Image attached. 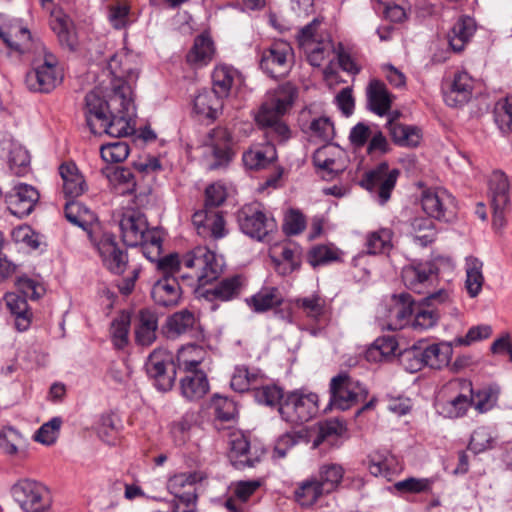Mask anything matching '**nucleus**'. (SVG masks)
Returning a JSON list of instances; mask_svg holds the SVG:
<instances>
[{
    "label": "nucleus",
    "instance_id": "nucleus-1",
    "mask_svg": "<svg viewBox=\"0 0 512 512\" xmlns=\"http://www.w3.org/2000/svg\"><path fill=\"white\" fill-rule=\"evenodd\" d=\"M85 117L93 134L124 137L135 129L136 106L130 85H115L109 101L97 91L85 97Z\"/></svg>",
    "mask_w": 512,
    "mask_h": 512
},
{
    "label": "nucleus",
    "instance_id": "nucleus-2",
    "mask_svg": "<svg viewBox=\"0 0 512 512\" xmlns=\"http://www.w3.org/2000/svg\"><path fill=\"white\" fill-rule=\"evenodd\" d=\"M150 261L156 262V268L168 277H174L181 272L182 268H186L189 272L183 273L181 277L196 280L199 285H205L216 279L223 266L221 257L203 246L194 248L181 259L177 253H171L164 257L160 254Z\"/></svg>",
    "mask_w": 512,
    "mask_h": 512
},
{
    "label": "nucleus",
    "instance_id": "nucleus-3",
    "mask_svg": "<svg viewBox=\"0 0 512 512\" xmlns=\"http://www.w3.org/2000/svg\"><path fill=\"white\" fill-rule=\"evenodd\" d=\"M296 94L295 87L290 83L280 85L267 94L255 119L272 138L280 141L289 138L290 130L283 121V116L292 107Z\"/></svg>",
    "mask_w": 512,
    "mask_h": 512
},
{
    "label": "nucleus",
    "instance_id": "nucleus-4",
    "mask_svg": "<svg viewBox=\"0 0 512 512\" xmlns=\"http://www.w3.org/2000/svg\"><path fill=\"white\" fill-rule=\"evenodd\" d=\"M123 242L127 246H141L143 255L153 260L162 254V232L149 228L146 217L138 210L127 209L119 221Z\"/></svg>",
    "mask_w": 512,
    "mask_h": 512
},
{
    "label": "nucleus",
    "instance_id": "nucleus-5",
    "mask_svg": "<svg viewBox=\"0 0 512 512\" xmlns=\"http://www.w3.org/2000/svg\"><path fill=\"white\" fill-rule=\"evenodd\" d=\"M317 24L318 20L314 18L310 24L303 27L298 35V42L312 66L320 67L327 63L323 76L329 81L335 74L333 62L337 49L329 35L316 36Z\"/></svg>",
    "mask_w": 512,
    "mask_h": 512
},
{
    "label": "nucleus",
    "instance_id": "nucleus-6",
    "mask_svg": "<svg viewBox=\"0 0 512 512\" xmlns=\"http://www.w3.org/2000/svg\"><path fill=\"white\" fill-rule=\"evenodd\" d=\"M63 79L57 57L46 46H37V55L32 60L31 69L26 74L25 84L30 91L48 93Z\"/></svg>",
    "mask_w": 512,
    "mask_h": 512
},
{
    "label": "nucleus",
    "instance_id": "nucleus-7",
    "mask_svg": "<svg viewBox=\"0 0 512 512\" xmlns=\"http://www.w3.org/2000/svg\"><path fill=\"white\" fill-rule=\"evenodd\" d=\"M205 209L197 211L192 217V222L198 234L211 236L214 239L226 235L225 221L219 211L212 208L220 206L226 199V190L223 185L215 183L205 190Z\"/></svg>",
    "mask_w": 512,
    "mask_h": 512
},
{
    "label": "nucleus",
    "instance_id": "nucleus-8",
    "mask_svg": "<svg viewBox=\"0 0 512 512\" xmlns=\"http://www.w3.org/2000/svg\"><path fill=\"white\" fill-rule=\"evenodd\" d=\"M443 393L447 398L438 401L437 409L446 418L463 417L472 406V384L467 380L450 381L445 386Z\"/></svg>",
    "mask_w": 512,
    "mask_h": 512
},
{
    "label": "nucleus",
    "instance_id": "nucleus-9",
    "mask_svg": "<svg viewBox=\"0 0 512 512\" xmlns=\"http://www.w3.org/2000/svg\"><path fill=\"white\" fill-rule=\"evenodd\" d=\"M89 239L98 251L103 265L114 274H122L128 265V255L121 249L115 236L101 229H91Z\"/></svg>",
    "mask_w": 512,
    "mask_h": 512
},
{
    "label": "nucleus",
    "instance_id": "nucleus-10",
    "mask_svg": "<svg viewBox=\"0 0 512 512\" xmlns=\"http://www.w3.org/2000/svg\"><path fill=\"white\" fill-rule=\"evenodd\" d=\"M12 495L25 512H51L49 491L37 481L25 479L17 482L12 487Z\"/></svg>",
    "mask_w": 512,
    "mask_h": 512
},
{
    "label": "nucleus",
    "instance_id": "nucleus-11",
    "mask_svg": "<svg viewBox=\"0 0 512 512\" xmlns=\"http://www.w3.org/2000/svg\"><path fill=\"white\" fill-rule=\"evenodd\" d=\"M317 412L318 396L315 393L292 392L279 407L282 418L294 424L309 421Z\"/></svg>",
    "mask_w": 512,
    "mask_h": 512
},
{
    "label": "nucleus",
    "instance_id": "nucleus-12",
    "mask_svg": "<svg viewBox=\"0 0 512 512\" xmlns=\"http://www.w3.org/2000/svg\"><path fill=\"white\" fill-rule=\"evenodd\" d=\"M331 404L340 410H346L364 401L367 396L366 388L347 374L334 377L330 385Z\"/></svg>",
    "mask_w": 512,
    "mask_h": 512
},
{
    "label": "nucleus",
    "instance_id": "nucleus-13",
    "mask_svg": "<svg viewBox=\"0 0 512 512\" xmlns=\"http://www.w3.org/2000/svg\"><path fill=\"white\" fill-rule=\"evenodd\" d=\"M293 63V50L285 41H275L264 49L260 57L261 69L271 77H281L288 73Z\"/></svg>",
    "mask_w": 512,
    "mask_h": 512
},
{
    "label": "nucleus",
    "instance_id": "nucleus-14",
    "mask_svg": "<svg viewBox=\"0 0 512 512\" xmlns=\"http://www.w3.org/2000/svg\"><path fill=\"white\" fill-rule=\"evenodd\" d=\"M241 230L248 236L263 240L276 229L275 220L268 216L258 203L246 205L239 215Z\"/></svg>",
    "mask_w": 512,
    "mask_h": 512
},
{
    "label": "nucleus",
    "instance_id": "nucleus-15",
    "mask_svg": "<svg viewBox=\"0 0 512 512\" xmlns=\"http://www.w3.org/2000/svg\"><path fill=\"white\" fill-rule=\"evenodd\" d=\"M398 175L399 171L397 169H389L387 163H381L365 174V177L361 180V185L375 194L380 204H384L390 199Z\"/></svg>",
    "mask_w": 512,
    "mask_h": 512
},
{
    "label": "nucleus",
    "instance_id": "nucleus-16",
    "mask_svg": "<svg viewBox=\"0 0 512 512\" xmlns=\"http://www.w3.org/2000/svg\"><path fill=\"white\" fill-rule=\"evenodd\" d=\"M146 372L160 391H168L175 381L172 355L165 349H155L146 362Z\"/></svg>",
    "mask_w": 512,
    "mask_h": 512
},
{
    "label": "nucleus",
    "instance_id": "nucleus-17",
    "mask_svg": "<svg viewBox=\"0 0 512 512\" xmlns=\"http://www.w3.org/2000/svg\"><path fill=\"white\" fill-rule=\"evenodd\" d=\"M423 210L438 220L450 221L456 213L454 197L445 189H429L421 198Z\"/></svg>",
    "mask_w": 512,
    "mask_h": 512
},
{
    "label": "nucleus",
    "instance_id": "nucleus-18",
    "mask_svg": "<svg viewBox=\"0 0 512 512\" xmlns=\"http://www.w3.org/2000/svg\"><path fill=\"white\" fill-rule=\"evenodd\" d=\"M313 161L322 171L323 177L332 179L346 169L348 157L346 151L340 146L326 144L315 151Z\"/></svg>",
    "mask_w": 512,
    "mask_h": 512
},
{
    "label": "nucleus",
    "instance_id": "nucleus-19",
    "mask_svg": "<svg viewBox=\"0 0 512 512\" xmlns=\"http://www.w3.org/2000/svg\"><path fill=\"white\" fill-rule=\"evenodd\" d=\"M40 198L35 187L25 183L16 184L5 195V203L11 214L22 218L28 216Z\"/></svg>",
    "mask_w": 512,
    "mask_h": 512
},
{
    "label": "nucleus",
    "instance_id": "nucleus-20",
    "mask_svg": "<svg viewBox=\"0 0 512 512\" xmlns=\"http://www.w3.org/2000/svg\"><path fill=\"white\" fill-rule=\"evenodd\" d=\"M232 144V135L227 128L217 127L209 133L206 146V156L212 159L209 169L219 168L231 160Z\"/></svg>",
    "mask_w": 512,
    "mask_h": 512
},
{
    "label": "nucleus",
    "instance_id": "nucleus-21",
    "mask_svg": "<svg viewBox=\"0 0 512 512\" xmlns=\"http://www.w3.org/2000/svg\"><path fill=\"white\" fill-rule=\"evenodd\" d=\"M475 86V80L465 71L456 72L451 80L443 85V97L450 107H457L467 103Z\"/></svg>",
    "mask_w": 512,
    "mask_h": 512
},
{
    "label": "nucleus",
    "instance_id": "nucleus-22",
    "mask_svg": "<svg viewBox=\"0 0 512 512\" xmlns=\"http://www.w3.org/2000/svg\"><path fill=\"white\" fill-rule=\"evenodd\" d=\"M414 305V300L409 294L393 295L387 309L386 323L383 324V328L391 331L404 328L411 322Z\"/></svg>",
    "mask_w": 512,
    "mask_h": 512
},
{
    "label": "nucleus",
    "instance_id": "nucleus-23",
    "mask_svg": "<svg viewBox=\"0 0 512 512\" xmlns=\"http://www.w3.org/2000/svg\"><path fill=\"white\" fill-rule=\"evenodd\" d=\"M452 353V345L448 342H441L427 346L419 355H416L414 352H407L404 358H416V363L412 366V371L419 370L422 364L434 369H441L449 364Z\"/></svg>",
    "mask_w": 512,
    "mask_h": 512
},
{
    "label": "nucleus",
    "instance_id": "nucleus-24",
    "mask_svg": "<svg viewBox=\"0 0 512 512\" xmlns=\"http://www.w3.org/2000/svg\"><path fill=\"white\" fill-rule=\"evenodd\" d=\"M134 55L126 52L120 51L114 54L109 62L108 69L113 76L112 86L113 90L115 89V85H132L136 82L138 78V69L134 61ZM133 91V88H131Z\"/></svg>",
    "mask_w": 512,
    "mask_h": 512
},
{
    "label": "nucleus",
    "instance_id": "nucleus-25",
    "mask_svg": "<svg viewBox=\"0 0 512 512\" xmlns=\"http://www.w3.org/2000/svg\"><path fill=\"white\" fill-rule=\"evenodd\" d=\"M449 299L450 292L448 290L441 289L430 294L426 298V301L428 302L427 306L421 307L414 305V319L412 321V327L419 331H424L434 327L439 320V313L430 306L437 303H446Z\"/></svg>",
    "mask_w": 512,
    "mask_h": 512
},
{
    "label": "nucleus",
    "instance_id": "nucleus-26",
    "mask_svg": "<svg viewBox=\"0 0 512 512\" xmlns=\"http://www.w3.org/2000/svg\"><path fill=\"white\" fill-rule=\"evenodd\" d=\"M434 266L430 262H417L406 265L401 277L404 285L416 292L423 293L432 283Z\"/></svg>",
    "mask_w": 512,
    "mask_h": 512
},
{
    "label": "nucleus",
    "instance_id": "nucleus-27",
    "mask_svg": "<svg viewBox=\"0 0 512 512\" xmlns=\"http://www.w3.org/2000/svg\"><path fill=\"white\" fill-rule=\"evenodd\" d=\"M0 38L12 51L25 53L31 42L29 29L19 19H13L0 26Z\"/></svg>",
    "mask_w": 512,
    "mask_h": 512
},
{
    "label": "nucleus",
    "instance_id": "nucleus-28",
    "mask_svg": "<svg viewBox=\"0 0 512 512\" xmlns=\"http://www.w3.org/2000/svg\"><path fill=\"white\" fill-rule=\"evenodd\" d=\"M276 159V149L270 142L253 143L242 154V162L247 170L265 169Z\"/></svg>",
    "mask_w": 512,
    "mask_h": 512
},
{
    "label": "nucleus",
    "instance_id": "nucleus-29",
    "mask_svg": "<svg viewBox=\"0 0 512 512\" xmlns=\"http://www.w3.org/2000/svg\"><path fill=\"white\" fill-rule=\"evenodd\" d=\"M224 100L211 89L199 90L192 100L193 113L200 119L215 120L223 110Z\"/></svg>",
    "mask_w": 512,
    "mask_h": 512
},
{
    "label": "nucleus",
    "instance_id": "nucleus-30",
    "mask_svg": "<svg viewBox=\"0 0 512 512\" xmlns=\"http://www.w3.org/2000/svg\"><path fill=\"white\" fill-rule=\"evenodd\" d=\"M301 130L310 138L328 141L334 136V126L325 116L313 117L310 109H303L299 116Z\"/></svg>",
    "mask_w": 512,
    "mask_h": 512
},
{
    "label": "nucleus",
    "instance_id": "nucleus-31",
    "mask_svg": "<svg viewBox=\"0 0 512 512\" xmlns=\"http://www.w3.org/2000/svg\"><path fill=\"white\" fill-rule=\"evenodd\" d=\"M158 318L148 309H142L134 319L135 342L140 346H150L156 340Z\"/></svg>",
    "mask_w": 512,
    "mask_h": 512
},
{
    "label": "nucleus",
    "instance_id": "nucleus-32",
    "mask_svg": "<svg viewBox=\"0 0 512 512\" xmlns=\"http://www.w3.org/2000/svg\"><path fill=\"white\" fill-rule=\"evenodd\" d=\"M229 458L237 469L253 467L259 461V456L253 455L249 441L242 433H233L230 436Z\"/></svg>",
    "mask_w": 512,
    "mask_h": 512
},
{
    "label": "nucleus",
    "instance_id": "nucleus-33",
    "mask_svg": "<svg viewBox=\"0 0 512 512\" xmlns=\"http://www.w3.org/2000/svg\"><path fill=\"white\" fill-rule=\"evenodd\" d=\"M215 51L212 39L207 34H201L195 38L191 49L186 55V61L195 69L202 68L213 60Z\"/></svg>",
    "mask_w": 512,
    "mask_h": 512
},
{
    "label": "nucleus",
    "instance_id": "nucleus-34",
    "mask_svg": "<svg viewBox=\"0 0 512 512\" xmlns=\"http://www.w3.org/2000/svg\"><path fill=\"white\" fill-rule=\"evenodd\" d=\"M151 296L156 304L164 307L178 304L181 289L175 277L164 276L156 281L151 290Z\"/></svg>",
    "mask_w": 512,
    "mask_h": 512
},
{
    "label": "nucleus",
    "instance_id": "nucleus-35",
    "mask_svg": "<svg viewBox=\"0 0 512 512\" xmlns=\"http://www.w3.org/2000/svg\"><path fill=\"white\" fill-rule=\"evenodd\" d=\"M208 352L199 345L189 344L182 346L177 353L176 366L180 372H203L200 365L205 361Z\"/></svg>",
    "mask_w": 512,
    "mask_h": 512
},
{
    "label": "nucleus",
    "instance_id": "nucleus-36",
    "mask_svg": "<svg viewBox=\"0 0 512 512\" xmlns=\"http://www.w3.org/2000/svg\"><path fill=\"white\" fill-rule=\"evenodd\" d=\"M59 173L63 181V193L67 198H76L85 192L87 187L84 177L74 163H63Z\"/></svg>",
    "mask_w": 512,
    "mask_h": 512
},
{
    "label": "nucleus",
    "instance_id": "nucleus-37",
    "mask_svg": "<svg viewBox=\"0 0 512 512\" xmlns=\"http://www.w3.org/2000/svg\"><path fill=\"white\" fill-rule=\"evenodd\" d=\"M66 219L81 227L89 235L91 229H101L99 224L96 222V217L92 211L83 206L77 201H67L64 208Z\"/></svg>",
    "mask_w": 512,
    "mask_h": 512
},
{
    "label": "nucleus",
    "instance_id": "nucleus-38",
    "mask_svg": "<svg viewBox=\"0 0 512 512\" xmlns=\"http://www.w3.org/2000/svg\"><path fill=\"white\" fill-rule=\"evenodd\" d=\"M239 76L238 71L229 65H216L211 76V90L224 100L229 96L231 89L239 79Z\"/></svg>",
    "mask_w": 512,
    "mask_h": 512
},
{
    "label": "nucleus",
    "instance_id": "nucleus-39",
    "mask_svg": "<svg viewBox=\"0 0 512 512\" xmlns=\"http://www.w3.org/2000/svg\"><path fill=\"white\" fill-rule=\"evenodd\" d=\"M205 479L200 471L178 473L167 481V489L175 497L186 496L189 492L196 494V485Z\"/></svg>",
    "mask_w": 512,
    "mask_h": 512
},
{
    "label": "nucleus",
    "instance_id": "nucleus-40",
    "mask_svg": "<svg viewBox=\"0 0 512 512\" xmlns=\"http://www.w3.org/2000/svg\"><path fill=\"white\" fill-rule=\"evenodd\" d=\"M51 28L56 33L61 46L73 51L78 45L74 24L69 16L57 13L51 20Z\"/></svg>",
    "mask_w": 512,
    "mask_h": 512
},
{
    "label": "nucleus",
    "instance_id": "nucleus-41",
    "mask_svg": "<svg viewBox=\"0 0 512 512\" xmlns=\"http://www.w3.org/2000/svg\"><path fill=\"white\" fill-rule=\"evenodd\" d=\"M475 31L476 23L471 17H460L448 34V41L453 51L461 52Z\"/></svg>",
    "mask_w": 512,
    "mask_h": 512
},
{
    "label": "nucleus",
    "instance_id": "nucleus-42",
    "mask_svg": "<svg viewBox=\"0 0 512 512\" xmlns=\"http://www.w3.org/2000/svg\"><path fill=\"white\" fill-rule=\"evenodd\" d=\"M368 105L374 113L382 116L386 114L392 103L385 84L379 80H371L367 87Z\"/></svg>",
    "mask_w": 512,
    "mask_h": 512
},
{
    "label": "nucleus",
    "instance_id": "nucleus-43",
    "mask_svg": "<svg viewBox=\"0 0 512 512\" xmlns=\"http://www.w3.org/2000/svg\"><path fill=\"white\" fill-rule=\"evenodd\" d=\"M197 321L194 314L188 310H181L172 314L166 320V335L176 339L190 333L196 327Z\"/></svg>",
    "mask_w": 512,
    "mask_h": 512
},
{
    "label": "nucleus",
    "instance_id": "nucleus-44",
    "mask_svg": "<svg viewBox=\"0 0 512 512\" xmlns=\"http://www.w3.org/2000/svg\"><path fill=\"white\" fill-rule=\"evenodd\" d=\"M368 469L373 476L383 477L388 480L400 471L397 458L388 452L373 453L370 456Z\"/></svg>",
    "mask_w": 512,
    "mask_h": 512
},
{
    "label": "nucleus",
    "instance_id": "nucleus-45",
    "mask_svg": "<svg viewBox=\"0 0 512 512\" xmlns=\"http://www.w3.org/2000/svg\"><path fill=\"white\" fill-rule=\"evenodd\" d=\"M182 395L188 400H198L209 391V382L204 372L185 373L181 379Z\"/></svg>",
    "mask_w": 512,
    "mask_h": 512
},
{
    "label": "nucleus",
    "instance_id": "nucleus-46",
    "mask_svg": "<svg viewBox=\"0 0 512 512\" xmlns=\"http://www.w3.org/2000/svg\"><path fill=\"white\" fill-rule=\"evenodd\" d=\"M327 494L318 482L317 477H310L297 484L294 498L302 507L314 505L323 495Z\"/></svg>",
    "mask_w": 512,
    "mask_h": 512
},
{
    "label": "nucleus",
    "instance_id": "nucleus-47",
    "mask_svg": "<svg viewBox=\"0 0 512 512\" xmlns=\"http://www.w3.org/2000/svg\"><path fill=\"white\" fill-rule=\"evenodd\" d=\"M263 381V374L256 369L249 370L245 366H237L231 377V388L239 393L256 389Z\"/></svg>",
    "mask_w": 512,
    "mask_h": 512
},
{
    "label": "nucleus",
    "instance_id": "nucleus-48",
    "mask_svg": "<svg viewBox=\"0 0 512 512\" xmlns=\"http://www.w3.org/2000/svg\"><path fill=\"white\" fill-rule=\"evenodd\" d=\"M390 135L393 141L403 147H416L422 138L419 128L409 125H403L394 120L387 123Z\"/></svg>",
    "mask_w": 512,
    "mask_h": 512
},
{
    "label": "nucleus",
    "instance_id": "nucleus-49",
    "mask_svg": "<svg viewBox=\"0 0 512 512\" xmlns=\"http://www.w3.org/2000/svg\"><path fill=\"white\" fill-rule=\"evenodd\" d=\"M280 250V260H275L277 271L286 275L293 272L300 265L301 249L293 243H285L274 248L273 253L276 255Z\"/></svg>",
    "mask_w": 512,
    "mask_h": 512
},
{
    "label": "nucleus",
    "instance_id": "nucleus-50",
    "mask_svg": "<svg viewBox=\"0 0 512 512\" xmlns=\"http://www.w3.org/2000/svg\"><path fill=\"white\" fill-rule=\"evenodd\" d=\"M483 262L474 256L465 260L466 281L465 287L470 297H476L482 290L484 276L482 273Z\"/></svg>",
    "mask_w": 512,
    "mask_h": 512
},
{
    "label": "nucleus",
    "instance_id": "nucleus-51",
    "mask_svg": "<svg viewBox=\"0 0 512 512\" xmlns=\"http://www.w3.org/2000/svg\"><path fill=\"white\" fill-rule=\"evenodd\" d=\"M489 191L492 206L507 207L509 205V183L501 171H494L489 179Z\"/></svg>",
    "mask_w": 512,
    "mask_h": 512
},
{
    "label": "nucleus",
    "instance_id": "nucleus-52",
    "mask_svg": "<svg viewBox=\"0 0 512 512\" xmlns=\"http://www.w3.org/2000/svg\"><path fill=\"white\" fill-rule=\"evenodd\" d=\"M345 432V425L337 419H330L321 422L318 425V434L316 438L313 440L312 447L316 448L322 443L334 445L337 439L343 436Z\"/></svg>",
    "mask_w": 512,
    "mask_h": 512
},
{
    "label": "nucleus",
    "instance_id": "nucleus-53",
    "mask_svg": "<svg viewBox=\"0 0 512 512\" xmlns=\"http://www.w3.org/2000/svg\"><path fill=\"white\" fill-rule=\"evenodd\" d=\"M410 227V233L414 242L421 246H427L432 243L436 237L434 222L430 218H414L410 223Z\"/></svg>",
    "mask_w": 512,
    "mask_h": 512
},
{
    "label": "nucleus",
    "instance_id": "nucleus-54",
    "mask_svg": "<svg viewBox=\"0 0 512 512\" xmlns=\"http://www.w3.org/2000/svg\"><path fill=\"white\" fill-rule=\"evenodd\" d=\"M343 476V467L339 464L330 463L319 468L317 479L324 491L329 494L340 485Z\"/></svg>",
    "mask_w": 512,
    "mask_h": 512
},
{
    "label": "nucleus",
    "instance_id": "nucleus-55",
    "mask_svg": "<svg viewBox=\"0 0 512 512\" xmlns=\"http://www.w3.org/2000/svg\"><path fill=\"white\" fill-rule=\"evenodd\" d=\"M131 317L128 312H121L111 323L110 335L116 348H124L129 341Z\"/></svg>",
    "mask_w": 512,
    "mask_h": 512
},
{
    "label": "nucleus",
    "instance_id": "nucleus-56",
    "mask_svg": "<svg viewBox=\"0 0 512 512\" xmlns=\"http://www.w3.org/2000/svg\"><path fill=\"white\" fill-rule=\"evenodd\" d=\"M295 306L306 317L313 320L320 319L326 312V301L317 294L296 299Z\"/></svg>",
    "mask_w": 512,
    "mask_h": 512
},
{
    "label": "nucleus",
    "instance_id": "nucleus-57",
    "mask_svg": "<svg viewBox=\"0 0 512 512\" xmlns=\"http://www.w3.org/2000/svg\"><path fill=\"white\" fill-rule=\"evenodd\" d=\"M282 302V296L278 289L267 287L261 289L258 293L251 297L248 301L256 312L269 310Z\"/></svg>",
    "mask_w": 512,
    "mask_h": 512
},
{
    "label": "nucleus",
    "instance_id": "nucleus-58",
    "mask_svg": "<svg viewBox=\"0 0 512 512\" xmlns=\"http://www.w3.org/2000/svg\"><path fill=\"white\" fill-rule=\"evenodd\" d=\"M397 342L392 337H380L374 341L366 353L368 361L380 362L395 354Z\"/></svg>",
    "mask_w": 512,
    "mask_h": 512
},
{
    "label": "nucleus",
    "instance_id": "nucleus-59",
    "mask_svg": "<svg viewBox=\"0 0 512 512\" xmlns=\"http://www.w3.org/2000/svg\"><path fill=\"white\" fill-rule=\"evenodd\" d=\"M500 390L497 387H486L477 392L472 391V406L483 414L492 410L498 402Z\"/></svg>",
    "mask_w": 512,
    "mask_h": 512
},
{
    "label": "nucleus",
    "instance_id": "nucleus-60",
    "mask_svg": "<svg viewBox=\"0 0 512 512\" xmlns=\"http://www.w3.org/2000/svg\"><path fill=\"white\" fill-rule=\"evenodd\" d=\"M24 445V438L16 429L5 427L0 431V449L8 456L19 455Z\"/></svg>",
    "mask_w": 512,
    "mask_h": 512
},
{
    "label": "nucleus",
    "instance_id": "nucleus-61",
    "mask_svg": "<svg viewBox=\"0 0 512 512\" xmlns=\"http://www.w3.org/2000/svg\"><path fill=\"white\" fill-rule=\"evenodd\" d=\"M242 285V278L240 276H234L220 281L211 292L215 298L228 301L240 294Z\"/></svg>",
    "mask_w": 512,
    "mask_h": 512
},
{
    "label": "nucleus",
    "instance_id": "nucleus-62",
    "mask_svg": "<svg viewBox=\"0 0 512 512\" xmlns=\"http://www.w3.org/2000/svg\"><path fill=\"white\" fill-rule=\"evenodd\" d=\"M495 437L489 427L476 428L470 438L468 449L475 454L482 453L494 447Z\"/></svg>",
    "mask_w": 512,
    "mask_h": 512
},
{
    "label": "nucleus",
    "instance_id": "nucleus-63",
    "mask_svg": "<svg viewBox=\"0 0 512 512\" xmlns=\"http://www.w3.org/2000/svg\"><path fill=\"white\" fill-rule=\"evenodd\" d=\"M109 181L121 194H128L135 191L136 182L134 175L128 168H115L109 175Z\"/></svg>",
    "mask_w": 512,
    "mask_h": 512
},
{
    "label": "nucleus",
    "instance_id": "nucleus-64",
    "mask_svg": "<svg viewBox=\"0 0 512 512\" xmlns=\"http://www.w3.org/2000/svg\"><path fill=\"white\" fill-rule=\"evenodd\" d=\"M62 423L63 421L60 417H54L42 424L35 432L34 440L46 446L54 444L58 438Z\"/></svg>",
    "mask_w": 512,
    "mask_h": 512
}]
</instances>
